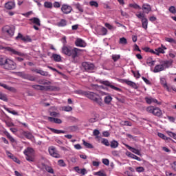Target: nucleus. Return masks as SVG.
<instances>
[{"mask_svg": "<svg viewBox=\"0 0 176 176\" xmlns=\"http://www.w3.org/2000/svg\"><path fill=\"white\" fill-rule=\"evenodd\" d=\"M8 58L0 56V67H3L4 68L5 65L6 64V61L8 60Z\"/></svg>", "mask_w": 176, "mask_h": 176, "instance_id": "obj_33", "label": "nucleus"}, {"mask_svg": "<svg viewBox=\"0 0 176 176\" xmlns=\"http://www.w3.org/2000/svg\"><path fill=\"white\" fill-rule=\"evenodd\" d=\"M157 135H158V137H160V138H162V140H164L165 141H168V140H171L170 138H167V136H166L164 134H163L162 133H158Z\"/></svg>", "mask_w": 176, "mask_h": 176, "instance_id": "obj_38", "label": "nucleus"}, {"mask_svg": "<svg viewBox=\"0 0 176 176\" xmlns=\"http://www.w3.org/2000/svg\"><path fill=\"white\" fill-rule=\"evenodd\" d=\"M30 21H32L34 24H36V25L41 27V20H39V18H36V17L32 18L30 19Z\"/></svg>", "mask_w": 176, "mask_h": 176, "instance_id": "obj_34", "label": "nucleus"}, {"mask_svg": "<svg viewBox=\"0 0 176 176\" xmlns=\"http://www.w3.org/2000/svg\"><path fill=\"white\" fill-rule=\"evenodd\" d=\"M0 100L3 101H8V98H6V95L0 94Z\"/></svg>", "mask_w": 176, "mask_h": 176, "instance_id": "obj_59", "label": "nucleus"}, {"mask_svg": "<svg viewBox=\"0 0 176 176\" xmlns=\"http://www.w3.org/2000/svg\"><path fill=\"white\" fill-rule=\"evenodd\" d=\"M0 86L1 87H3L4 89H6V90H9V91H16V89L13 87H9L6 84H3L2 82H0Z\"/></svg>", "mask_w": 176, "mask_h": 176, "instance_id": "obj_27", "label": "nucleus"}, {"mask_svg": "<svg viewBox=\"0 0 176 176\" xmlns=\"http://www.w3.org/2000/svg\"><path fill=\"white\" fill-rule=\"evenodd\" d=\"M167 48L164 46H163V45H162V47H158L157 49H155L156 51V56H159L161 54H164V53H166L164 52V50H166Z\"/></svg>", "mask_w": 176, "mask_h": 176, "instance_id": "obj_25", "label": "nucleus"}, {"mask_svg": "<svg viewBox=\"0 0 176 176\" xmlns=\"http://www.w3.org/2000/svg\"><path fill=\"white\" fill-rule=\"evenodd\" d=\"M15 39L16 41H23V42H32V39L30 36H23L21 33H19Z\"/></svg>", "mask_w": 176, "mask_h": 176, "instance_id": "obj_13", "label": "nucleus"}, {"mask_svg": "<svg viewBox=\"0 0 176 176\" xmlns=\"http://www.w3.org/2000/svg\"><path fill=\"white\" fill-rule=\"evenodd\" d=\"M87 98H89V100H91L94 102H96L98 105H100V107H102V99L100 96V95L91 92V91H87L86 96Z\"/></svg>", "mask_w": 176, "mask_h": 176, "instance_id": "obj_2", "label": "nucleus"}, {"mask_svg": "<svg viewBox=\"0 0 176 176\" xmlns=\"http://www.w3.org/2000/svg\"><path fill=\"white\" fill-rule=\"evenodd\" d=\"M25 156V159L28 162H35V151L31 147H28L23 151Z\"/></svg>", "mask_w": 176, "mask_h": 176, "instance_id": "obj_4", "label": "nucleus"}, {"mask_svg": "<svg viewBox=\"0 0 176 176\" xmlns=\"http://www.w3.org/2000/svg\"><path fill=\"white\" fill-rule=\"evenodd\" d=\"M63 109V111H65V112H71V111H72V107L70 106H65Z\"/></svg>", "mask_w": 176, "mask_h": 176, "instance_id": "obj_50", "label": "nucleus"}, {"mask_svg": "<svg viewBox=\"0 0 176 176\" xmlns=\"http://www.w3.org/2000/svg\"><path fill=\"white\" fill-rule=\"evenodd\" d=\"M49 129L52 133H54V134H65V133H67L65 131L55 129L53 128H50Z\"/></svg>", "mask_w": 176, "mask_h": 176, "instance_id": "obj_31", "label": "nucleus"}, {"mask_svg": "<svg viewBox=\"0 0 176 176\" xmlns=\"http://www.w3.org/2000/svg\"><path fill=\"white\" fill-rule=\"evenodd\" d=\"M144 100L146 102V104H157V105H162V102H159L157 99L153 98L152 97H145Z\"/></svg>", "mask_w": 176, "mask_h": 176, "instance_id": "obj_14", "label": "nucleus"}, {"mask_svg": "<svg viewBox=\"0 0 176 176\" xmlns=\"http://www.w3.org/2000/svg\"><path fill=\"white\" fill-rule=\"evenodd\" d=\"M50 116H54V118H58V116H60V113L56 111H52L50 113Z\"/></svg>", "mask_w": 176, "mask_h": 176, "instance_id": "obj_58", "label": "nucleus"}, {"mask_svg": "<svg viewBox=\"0 0 176 176\" xmlns=\"http://www.w3.org/2000/svg\"><path fill=\"white\" fill-rule=\"evenodd\" d=\"M82 69H84L86 72H91L94 69V64L89 62H83L82 63Z\"/></svg>", "mask_w": 176, "mask_h": 176, "instance_id": "obj_10", "label": "nucleus"}, {"mask_svg": "<svg viewBox=\"0 0 176 176\" xmlns=\"http://www.w3.org/2000/svg\"><path fill=\"white\" fill-rule=\"evenodd\" d=\"M100 31L102 32V35H107V34H108V30L104 27H102Z\"/></svg>", "mask_w": 176, "mask_h": 176, "instance_id": "obj_53", "label": "nucleus"}, {"mask_svg": "<svg viewBox=\"0 0 176 176\" xmlns=\"http://www.w3.org/2000/svg\"><path fill=\"white\" fill-rule=\"evenodd\" d=\"M110 146L113 149H116V148H118V146H119V142H118V141H116V140H112L111 142Z\"/></svg>", "mask_w": 176, "mask_h": 176, "instance_id": "obj_35", "label": "nucleus"}, {"mask_svg": "<svg viewBox=\"0 0 176 176\" xmlns=\"http://www.w3.org/2000/svg\"><path fill=\"white\" fill-rule=\"evenodd\" d=\"M166 42H169V43H175L176 45V40L173 38L166 37L165 38Z\"/></svg>", "mask_w": 176, "mask_h": 176, "instance_id": "obj_46", "label": "nucleus"}, {"mask_svg": "<svg viewBox=\"0 0 176 176\" xmlns=\"http://www.w3.org/2000/svg\"><path fill=\"white\" fill-rule=\"evenodd\" d=\"M101 143L106 146H109V141L107 139H102Z\"/></svg>", "mask_w": 176, "mask_h": 176, "instance_id": "obj_51", "label": "nucleus"}, {"mask_svg": "<svg viewBox=\"0 0 176 176\" xmlns=\"http://www.w3.org/2000/svg\"><path fill=\"white\" fill-rule=\"evenodd\" d=\"M31 71H32V72H36V74H39L42 76H50L49 72L41 70L39 69H32Z\"/></svg>", "mask_w": 176, "mask_h": 176, "instance_id": "obj_19", "label": "nucleus"}, {"mask_svg": "<svg viewBox=\"0 0 176 176\" xmlns=\"http://www.w3.org/2000/svg\"><path fill=\"white\" fill-rule=\"evenodd\" d=\"M100 83L102 85H104V86H108L109 87H110L111 89H113V90H116V91H122V89L118 88L117 87H115V85H113L111 82H109V81L106 80V81H103L101 80Z\"/></svg>", "mask_w": 176, "mask_h": 176, "instance_id": "obj_15", "label": "nucleus"}, {"mask_svg": "<svg viewBox=\"0 0 176 176\" xmlns=\"http://www.w3.org/2000/svg\"><path fill=\"white\" fill-rule=\"evenodd\" d=\"M146 64L149 65V67H153V65H155V60H152V58H148Z\"/></svg>", "mask_w": 176, "mask_h": 176, "instance_id": "obj_43", "label": "nucleus"}, {"mask_svg": "<svg viewBox=\"0 0 176 176\" xmlns=\"http://www.w3.org/2000/svg\"><path fill=\"white\" fill-rule=\"evenodd\" d=\"M6 111H7V112H8L9 113H12V115H17V112L15 111H10V109H9V108H5Z\"/></svg>", "mask_w": 176, "mask_h": 176, "instance_id": "obj_61", "label": "nucleus"}, {"mask_svg": "<svg viewBox=\"0 0 176 176\" xmlns=\"http://www.w3.org/2000/svg\"><path fill=\"white\" fill-rule=\"evenodd\" d=\"M17 68V64L13 60L8 58L3 69L6 71H14Z\"/></svg>", "mask_w": 176, "mask_h": 176, "instance_id": "obj_6", "label": "nucleus"}, {"mask_svg": "<svg viewBox=\"0 0 176 176\" xmlns=\"http://www.w3.org/2000/svg\"><path fill=\"white\" fill-rule=\"evenodd\" d=\"M49 153L50 156H52V157H55L56 159H60L61 157V155L57 152V150H56V148L54 146H51L48 148Z\"/></svg>", "mask_w": 176, "mask_h": 176, "instance_id": "obj_12", "label": "nucleus"}, {"mask_svg": "<svg viewBox=\"0 0 176 176\" xmlns=\"http://www.w3.org/2000/svg\"><path fill=\"white\" fill-rule=\"evenodd\" d=\"M44 7L47 9H52V8H53V3H52V2L45 1L44 3Z\"/></svg>", "mask_w": 176, "mask_h": 176, "instance_id": "obj_41", "label": "nucleus"}, {"mask_svg": "<svg viewBox=\"0 0 176 176\" xmlns=\"http://www.w3.org/2000/svg\"><path fill=\"white\" fill-rule=\"evenodd\" d=\"M75 45L78 47H86V42L82 38H77L75 41Z\"/></svg>", "mask_w": 176, "mask_h": 176, "instance_id": "obj_18", "label": "nucleus"}, {"mask_svg": "<svg viewBox=\"0 0 176 176\" xmlns=\"http://www.w3.org/2000/svg\"><path fill=\"white\" fill-rule=\"evenodd\" d=\"M8 156L10 157V159H12L15 163H18V164H20V160L19 158L16 156H14L13 154H12L10 152L8 153Z\"/></svg>", "mask_w": 176, "mask_h": 176, "instance_id": "obj_26", "label": "nucleus"}, {"mask_svg": "<svg viewBox=\"0 0 176 176\" xmlns=\"http://www.w3.org/2000/svg\"><path fill=\"white\" fill-rule=\"evenodd\" d=\"M161 85H162L164 89H166L167 91H171V89L167 85V81L166 80L165 78H160Z\"/></svg>", "mask_w": 176, "mask_h": 176, "instance_id": "obj_20", "label": "nucleus"}, {"mask_svg": "<svg viewBox=\"0 0 176 176\" xmlns=\"http://www.w3.org/2000/svg\"><path fill=\"white\" fill-rule=\"evenodd\" d=\"M166 176H176V174L170 173V172H166Z\"/></svg>", "mask_w": 176, "mask_h": 176, "instance_id": "obj_64", "label": "nucleus"}, {"mask_svg": "<svg viewBox=\"0 0 176 176\" xmlns=\"http://www.w3.org/2000/svg\"><path fill=\"white\" fill-rule=\"evenodd\" d=\"M58 166H60V167H66L67 166V164H65V162L63 160H59L58 161Z\"/></svg>", "mask_w": 176, "mask_h": 176, "instance_id": "obj_47", "label": "nucleus"}, {"mask_svg": "<svg viewBox=\"0 0 176 176\" xmlns=\"http://www.w3.org/2000/svg\"><path fill=\"white\" fill-rule=\"evenodd\" d=\"M18 76H20L23 79L30 80V82H34L35 77L31 74H25L24 72H20L17 73Z\"/></svg>", "mask_w": 176, "mask_h": 176, "instance_id": "obj_9", "label": "nucleus"}, {"mask_svg": "<svg viewBox=\"0 0 176 176\" xmlns=\"http://www.w3.org/2000/svg\"><path fill=\"white\" fill-rule=\"evenodd\" d=\"M45 170L47 171V173H50V174H54V170H53V168L52 166H46Z\"/></svg>", "mask_w": 176, "mask_h": 176, "instance_id": "obj_45", "label": "nucleus"}, {"mask_svg": "<svg viewBox=\"0 0 176 176\" xmlns=\"http://www.w3.org/2000/svg\"><path fill=\"white\" fill-rule=\"evenodd\" d=\"M168 10L170 13H173V14H175L176 13V8L174 6H170Z\"/></svg>", "mask_w": 176, "mask_h": 176, "instance_id": "obj_55", "label": "nucleus"}, {"mask_svg": "<svg viewBox=\"0 0 176 176\" xmlns=\"http://www.w3.org/2000/svg\"><path fill=\"white\" fill-rule=\"evenodd\" d=\"M120 45H127V38L124 37L120 38L119 41Z\"/></svg>", "mask_w": 176, "mask_h": 176, "instance_id": "obj_39", "label": "nucleus"}, {"mask_svg": "<svg viewBox=\"0 0 176 176\" xmlns=\"http://www.w3.org/2000/svg\"><path fill=\"white\" fill-rule=\"evenodd\" d=\"M5 135H6L7 138H8V140H10V142H16V140H14V138H13V137H12V135H10V133H9V132L6 131L4 133Z\"/></svg>", "mask_w": 176, "mask_h": 176, "instance_id": "obj_37", "label": "nucleus"}, {"mask_svg": "<svg viewBox=\"0 0 176 176\" xmlns=\"http://www.w3.org/2000/svg\"><path fill=\"white\" fill-rule=\"evenodd\" d=\"M61 12H63L64 14H69V13L72 12V7L67 4H63L61 8Z\"/></svg>", "mask_w": 176, "mask_h": 176, "instance_id": "obj_16", "label": "nucleus"}, {"mask_svg": "<svg viewBox=\"0 0 176 176\" xmlns=\"http://www.w3.org/2000/svg\"><path fill=\"white\" fill-rule=\"evenodd\" d=\"M112 101V97L111 96H107L104 97V104H111V102Z\"/></svg>", "mask_w": 176, "mask_h": 176, "instance_id": "obj_40", "label": "nucleus"}, {"mask_svg": "<svg viewBox=\"0 0 176 176\" xmlns=\"http://www.w3.org/2000/svg\"><path fill=\"white\" fill-rule=\"evenodd\" d=\"M146 111L148 112V113H152L154 116H157V118H162V116H163V112L159 107L149 106L146 108Z\"/></svg>", "mask_w": 176, "mask_h": 176, "instance_id": "obj_5", "label": "nucleus"}, {"mask_svg": "<svg viewBox=\"0 0 176 176\" xmlns=\"http://www.w3.org/2000/svg\"><path fill=\"white\" fill-rule=\"evenodd\" d=\"M124 82L128 85V86H131V87H133V89H137V84L133 82V81H130L128 80H124Z\"/></svg>", "mask_w": 176, "mask_h": 176, "instance_id": "obj_30", "label": "nucleus"}, {"mask_svg": "<svg viewBox=\"0 0 176 176\" xmlns=\"http://www.w3.org/2000/svg\"><path fill=\"white\" fill-rule=\"evenodd\" d=\"M111 57L113 61H114V63H116V61H118V60L120 58V55L113 54Z\"/></svg>", "mask_w": 176, "mask_h": 176, "instance_id": "obj_48", "label": "nucleus"}, {"mask_svg": "<svg viewBox=\"0 0 176 176\" xmlns=\"http://www.w3.org/2000/svg\"><path fill=\"white\" fill-rule=\"evenodd\" d=\"M14 6H16V4H14L13 1H9L5 4L6 9L8 10H12V9H14Z\"/></svg>", "mask_w": 176, "mask_h": 176, "instance_id": "obj_24", "label": "nucleus"}, {"mask_svg": "<svg viewBox=\"0 0 176 176\" xmlns=\"http://www.w3.org/2000/svg\"><path fill=\"white\" fill-rule=\"evenodd\" d=\"M135 16L138 19H141L142 28H144V30H148V19L145 16V14L142 12H138Z\"/></svg>", "mask_w": 176, "mask_h": 176, "instance_id": "obj_8", "label": "nucleus"}, {"mask_svg": "<svg viewBox=\"0 0 176 176\" xmlns=\"http://www.w3.org/2000/svg\"><path fill=\"white\" fill-rule=\"evenodd\" d=\"M6 51L9 52L10 53V54H14L15 56H20L21 57H23V56H24L23 53L18 52L16 50L10 47H6Z\"/></svg>", "mask_w": 176, "mask_h": 176, "instance_id": "obj_17", "label": "nucleus"}, {"mask_svg": "<svg viewBox=\"0 0 176 176\" xmlns=\"http://www.w3.org/2000/svg\"><path fill=\"white\" fill-rule=\"evenodd\" d=\"M173 64V61L171 60H165L160 65H155L153 69V72L155 74H157V72H162V71H164L166 68H169L170 66Z\"/></svg>", "mask_w": 176, "mask_h": 176, "instance_id": "obj_3", "label": "nucleus"}, {"mask_svg": "<svg viewBox=\"0 0 176 176\" xmlns=\"http://www.w3.org/2000/svg\"><path fill=\"white\" fill-rule=\"evenodd\" d=\"M76 94H79L80 96H85L86 97V94H87V91H85L83 90H77L75 91Z\"/></svg>", "mask_w": 176, "mask_h": 176, "instance_id": "obj_44", "label": "nucleus"}, {"mask_svg": "<svg viewBox=\"0 0 176 176\" xmlns=\"http://www.w3.org/2000/svg\"><path fill=\"white\" fill-rule=\"evenodd\" d=\"M142 9L144 11V13H146V14H148L149 12L152 11V8L148 4H143Z\"/></svg>", "mask_w": 176, "mask_h": 176, "instance_id": "obj_22", "label": "nucleus"}, {"mask_svg": "<svg viewBox=\"0 0 176 176\" xmlns=\"http://www.w3.org/2000/svg\"><path fill=\"white\" fill-rule=\"evenodd\" d=\"M67 24H68V21L65 19H60L59 22L56 23L58 27H67Z\"/></svg>", "mask_w": 176, "mask_h": 176, "instance_id": "obj_29", "label": "nucleus"}, {"mask_svg": "<svg viewBox=\"0 0 176 176\" xmlns=\"http://www.w3.org/2000/svg\"><path fill=\"white\" fill-rule=\"evenodd\" d=\"M82 143H83V145L85 146V147L88 148V149H93V148H94L93 144H91L85 140H82Z\"/></svg>", "mask_w": 176, "mask_h": 176, "instance_id": "obj_36", "label": "nucleus"}, {"mask_svg": "<svg viewBox=\"0 0 176 176\" xmlns=\"http://www.w3.org/2000/svg\"><path fill=\"white\" fill-rule=\"evenodd\" d=\"M0 100L3 101H8V98H6V95L0 94Z\"/></svg>", "mask_w": 176, "mask_h": 176, "instance_id": "obj_60", "label": "nucleus"}, {"mask_svg": "<svg viewBox=\"0 0 176 176\" xmlns=\"http://www.w3.org/2000/svg\"><path fill=\"white\" fill-rule=\"evenodd\" d=\"M89 5L94 8H98V3L97 1H91Z\"/></svg>", "mask_w": 176, "mask_h": 176, "instance_id": "obj_49", "label": "nucleus"}, {"mask_svg": "<svg viewBox=\"0 0 176 176\" xmlns=\"http://www.w3.org/2000/svg\"><path fill=\"white\" fill-rule=\"evenodd\" d=\"M167 134H168V135H169V137H171L174 140H176V134L175 133L168 131V132H167Z\"/></svg>", "mask_w": 176, "mask_h": 176, "instance_id": "obj_52", "label": "nucleus"}, {"mask_svg": "<svg viewBox=\"0 0 176 176\" xmlns=\"http://www.w3.org/2000/svg\"><path fill=\"white\" fill-rule=\"evenodd\" d=\"M94 175H98V176H107V174H105L104 172L102 171H98L95 173Z\"/></svg>", "mask_w": 176, "mask_h": 176, "instance_id": "obj_57", "label": "nucleus"}, {"mask_svg": "<svg viewBox=\"0 0 176 176\" xmlns=\"http://www.w3.org/2000/svg\"><path fill=\"white\" fill-rule=\"evenodd\" d=\"M2 32L4 35L12 38L14 35V28L10 25H5L2 28Z\"/></svg>", "mask_w": 176, "mask_h": 176, "instance_id": "obj_7", "label": "nucleus"}, {"mask_svg": "<svg viewBox=\"0 0 176 176\" xmlns=\"http://www.w3.org/2000/svg\"><path fill=\"white\" fill-rule=\"evenodd\" d=\"M76 9H78V10H79V12H81L82 13H83V8H82V6H80V4L77 3L76 5Z\"/></svg>", "mask_w": 176, "mask_h": 176, "instance_id": "obj_56", "label": "nucleus"}, {"mask_svg": "<svg viewBox=\"0 0 176 176\" xmlns=\"http://www.w3.org/2000/svg\"><path fill=\"white\" fill-rule=\"evenodd\" d=\"M52 58H53L54 61L56 63H60L61 61V56L57 54H53L52 56Z\"/></svg>", "mask_w": 176, "mask_h": 176, "instance_id": "obj_28", "label": "nucleus"}, {"mask_svg": "<svg viewBox=\"0 0 176 176\" xmlns=\"http://www.w3.org/2000/svg\"><path fill=\"white\" fill-rule=\"evenodd\" d=\"M62 43L63 46L62 47L63 54L67 56V57H71L72 63L74 64L78 63V57L82 54V50L72 47L70 45H67V38L65 36L62 38Z\"/></svg>", "mask_w": 176, "mask_h": 176, "instance_id": "obj_1", "label": "nucleus"}, {"mask_svg": "<svg viewBox=\"0 0 176 176\" xmlns=\"http://www.w3.org/2000/svg\"><path fill=\"white\" fill-rule=\"evenodd\" d=\"M126 156H128V157H131V159H134L135 160H138V162H141V159L138 156L131 153L130 151H127L126 153Z\"/></svg>", "mask_w": 176, "mask_h": 176, "instance_id": "obj_23", "label": "nucleus"}, {"mask_svg": "<svg viewBox=\"0 0 176 176\" xmlns=\"http://www.w3.org/2000/svg\"><path fill=\"white\" fill-rule=\"evenodd\" d=\"M104 25L107 28H108V30H113V26L109 23H106Z\"/></svg>", "mask_w": 176, "mask_h": 176, "instance_id": "obj_62", "label": "nucleus"}, {"mask_svg": "<svg viewBox=\"0 0 176 176\" xmlns=\"http://www.w3.org/2000/svg\"><path fill=\"white\" fill-rule=\"evenodd\" d=\"M136 171L138 173H144L145 171V168L142 166H138L136 168Z\"/></svg>", "mask_w": 176, "mask_h": 176, "instance_id": "obj_54", "label": "nucleus"}, {"mask_svg": "<svg viewBox=\"0 0 176 176\" xmlns=\"http://www.w3.org/2000/svg\"><path fill=\"white\" fill-rule=\"evenodd\" d=\"M38 83L39 85H51L52 82L47 80H39Z\"/></svg>", "mask_w": 176, "mask_h": 176, "instance_id": "obj_42", "label": "nucleus"}, {"mask_svg": "<svg viewBox=\"0 0 176 176\" xmlns=\"http://www.w3.org/2000/svg\"><path fill=\"white\" fill-rule=\"evenodd\" d=\"M32 87L35 90H41V91H47V90H54L52 86H43V85H32Z\"/></svg>", "mask_w": 176, "mask_h": 176, "instance_id": "obj_11", "label": "nucleus"}, {"mask_svg": "<svg viewBox=\"0 0 176 176\" xmlns=\"http://www.w3.org/2000/svg\"><path fill=\"white\" fill-rule=\"evenodd\" d=\"M126 147L131 151V152H133V153H135V155H138V156H141V152L140 151V150L133 148L129 145H126Z\"/></svg>", "mask_w": 176, "mask_h": 176, "instance_id": "obj_21", "label": "nucleus"}, {"mask_svg": "<svg viewBox=\"0 0 176 176\" xmlns=\"http://www.w3.org/2000/svg\"><path fill=\"white\" fill-rule=\"evenodd\" d=\"M23 135L28 140H32L34 138V135H32V133L28 131H23Z\"/></svg>", "mask_w": 176, "mask_h": 176, "instance_id": "obj_32", "label": "nucleus"}, {"mask_svg": "<svg viewBox=\"0 0 176 176\" xmlns=\"http://www.w3.org/2000/svg\"><path fill=\"white\" fill-rule=\"evenodd\" d=\"M111 155L113 156H119V151L114 150V151H111Z\"/></svg>", "mask_w": 176, "mask_h": 176, "instance_id": "obj_63", "label": "nucleus"}]
</instances>
